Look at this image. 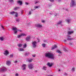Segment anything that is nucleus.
<instances>
[{"instance_id": "obj_1", "label": "nucleus", "mask_w": 76, "mask_h": 76, "mask_svg": "<svg viewBox=\"0 0 76 76\" xmlns=\"http://www.w3.org/2000/svg\"><path fill=\"white\" fill-rule=\"evenodd\" d=\"M45 56L46 57H48L49 58H50L52 60L54 59V55L53 53H47L45 54Z\"/></svg>"}, {"instance_id": "obj_2", "label": "nucleus", "mask_w": 76, "mask_h": 76, "mask_svg": "<svg viewBox=\"0 0 76 76\" xmlns=\"http://www.w3.org/2000/svg\"><path fill=\"white\" fill-rule=\"evenodd\" d=\"M12 31H14V34H17V33L18 32V31H19V32H22V31L21 30L17 29V28H16V27H13L12 28Z\"/></svg>"}, {"instance_id": "obj_3", "label": "nucleus", "mask_w": 76, "mask_h": 76, "mask_svg": "<svg viewBox=\"0 0 76 76\" xmlns=\"http://www.w3.org/2000/svg\"><path fill=\"white\" fill-rule=\"evenodd\" d=\"M70 7H73L76 6V2L74 0H71V2L70 3Z\"/></svg>"}, {"instance_id": "obj_4", "label": "nucleus", "mask_w": 76, "mask_h": 76, "mask_svg": "<svg viewBox=\"0 0 76 76\" xmlns=\"http://www.w3.org/2000/svg\"><path fill=\"white\" fill-rule=\"evenodd\" d=\"M7 70L6 68L4 66L0 69V72H6Z\"/></svg>"}, {"instance_id": "obj_5", "label": "nucleus", "mask_w": 76, "mask_h": 76, "mask_svg": "<svg viewBox=\"0 0 76 76\" xmlns=\"http://www.w3.org/2000/svg\"><path fill=\"white\" fill-rule=\"evenodd\" d=\"M32 45L33 48H36L37 47V42H33L32 43Z\"/></svg>"}, {"instance_id": "obj_6", "label": "nucleus", "mask_w": 76, "mask_h": 76, "mask_svg": "<svg viewBox=\"0 0 76 76\" xmlns=\"http://www.w3.org/2000/svg\"><path fill=\"white\" fill-rule=\"evenodd\" d=\"M28 66L29 69H33V67H34L33 65L32 64H28Z\"/></svg>"}, {"instance_id": "obj_7", "label": "nucleus", "mask_w": 76, "mask_h": 76, "mask_svg": "<svg viewBox=\"0 0 76 76\" xmlns=\"http://www.w3.org/2000/svg\"><path fill=\"white\" fill-rule=\"evenodd\" d=\"M26 65L25 64H23L22 65V67L21 69L23 70H26Z\"/></svg>"}, {"instance_id": "obj_8", "label": "nucleus", "mask_w": 76, "mask_h": 76, "mask_svg": "<svg viewBox=\"0 0 76 76\" xmlns=\"http://www.w3.org/2000/svg\"><path fill=\"white\" fill-rule=\"evenodd\" d=\"M62 23V21L60 20L57 23V24L58 25H61V26H63V24H61Z\"/></svg>"}, {"instance_id": "obj_9", "label": "nucleus", "mask_w": 76, "mask_h": 76, "mask_svg": "<svg viewBox=\"0 0 76 76\" xmlns=\"http://www.w3.org/2000/svg\"><path fill=\"white\" fill-rule=\"evenodd\" d=\"M53 65V63H48L47 64V65L48 66H49L50 67H52V66Z\"/></svg>"}, {"instance_id": "obj_10", "label": "nucleus", "mask_w": 76, "mask_h": 76, "mask_svg": "<svg viewBox=\"0 0 76 76\" xmlns=\"http://www.w3.org/2000/svg\"><path fill=\"white\" fill-rule=\"evenodd\" d=\"M6 64L7 66H10L11 64V62H10V61H7Z\"/></svg>"}, {"instance_id": "obj_11", "label": "nucleus", "mask_w": 76, "mask_h": 76, "mask_svg": "<svg viewBox=\"0 0 76 76\" xmlns=\"http://www.w3.org/2000/svg\"><path fill=\"white\" fill-rule=\"evenodd\" d=\"M36 26L37 28H41L42 26L39 24H37L36 25Z\"/></svg>"}, {"instance_id": "obj_12", "label": "nucleus", "mask_w": 76, "mask_h": 76, "mask_svg": "<svg viewBox=\"0 0 76 76\" xmlns=\"http://www.w3.org/2000/svg\"><path fill=\"white\" fill-rule=\"evenodd\" d=\"M57 45H54V46L51 48V49L52 50H54V49H55V48H57Z\"/></svg>"}, {"instance_id": "obj_13", "label": "nucleus", "mask_w": 76, "mask_h": 76, "mask_svg": "<svg viewBox=\"0 0 76 76\" xmlns=\"http://www.w3.org/2000/svg\"><path fill=\"white\" fill-rule=\"evenodd\" d=\"M30 37H28L26 38V39L27 41H29V40H30Z\"/></svg>"}, {"instance_id": "obj_14", "label": "nucleus", "mask_w": 76, "mask_h": 76, "mask_svg": "<svg viewBox=\"0 0 76 76\" xmlns=\"http://www.w3.org/2000/svg\"><path fill=\"white\" fill-rule=\"evenodd\" d=\"M4 54L5 55H7L9 54V51L8 50H6L4 53Z\"/></svg>"}, {"instance_id": "obj_15", "label": "nucleus", "mask_w": 76, "mask_h": 76, "mask_svg": "<svg viewBox=\"0 0 76 76\" xmlns=\"http://www.w3.org/2000/svg\"><path fill=\"white\" fill-rule=\"evenodd\" d=\"M20 9V7H15L14 9V10H19V9Z\"/></svg>"}, {"instance_id": "obj_16", "label": "nucleus", "mask_w": 76, "mask_h": 76, "mask_svg": "<svg viewBox=\"0 0 76 76\" xmlns=\"http://www.w3.org/2000/svg\"><path fill=\"white\" fill-rule=\"evenodd\" d=\"M66 39L67 40V41H71V40H73V38H70L69 37H68Z\"/></svg>"}, {"instance_id": "obj_17", "label": "nucleus", "mask_w": 76, "mask_h": 76, "mask_svg": "<svg viewBox=\"0 0 76 76\" xmlns=\"http://www.w3.org/2000/svg\"><path fill=\"white\" fill-rule=\"evenodd\" d=\"M18 3L20 4V5L22 4V2L21 1H18L17 2Z\"/></svg>"}, {"instance_id": "obj_18", "label": "nucleus", "mask_w": 76, "mask_h": 76, "mask_svg": "<svg viewBox=\"0 0 76 76\" xmlns=\"http://www.w3.org/2000/svg\"><path fill=\"white\" fill-rule=\"evenodd\" d=\"M73 32V31H68L67 32L68 35H70L72 34V33Z\"/></svg>"}, {"instance_id": "obj_19", "label": "nucleus", "mask_w": 76, "mask_h": 76, "mask_svg": "<svg viewBox=\"0 0 76 76\" xmlns=\"http://www.w3.org/2000/svg\"><path fill=\"white\" fill-rule=\"evenodd\" d=\"M14 14H15V17H16V18L18 17V13L15 12Z\"/></svg>"}, {"instance_id": "obj_20", "label": "nucleus", "mask_w": 76, "mask_h": 76, "mask_svg": "<svg viewBox=\"0 0 76 76\" xmlns=\"http://www.w3.org/2000/svg\"><path fill=\"white\" fill-rule=\"evenodd\" d=\"M42 70H47V67L46 66H43L42 68Z\"/></svg>"}, {"instance_id": "obj_21", "label": "nucleus", "mask_w": 76, "mask_h": 76, "mask_svg": "<svg viewBox=\"0 0 76 76\" xmlns=\"http://www.w3.org/2000/svg\"><path fill=\"white\" fill-rule=\"evenodd\" d=\"M14 56V55H13V53H12L10 55L9 57L10 58H12V57H13Z\"/></svg>"}, {"instance_id": "obj_22", "label": "nucleus", "mask_w": 76, "mask_h": 76, "mask_svg": "<svg viewBox=\"0 0 76 76\" xmlns=\"http://www.w3.org/2000/svg\"><path fill=\"white\" fill-rule=\"evenodd\" d=\"M32 60H33V59L31 58L28 60V62L29 63H31V62H32Z\"/></svg>"}, {"instance_id": "obj_23", "label": "nucleus", "mask_w": 76, "mask_h": 76, "mask_svg": "<svg viewBox=\"0 0 76 76\" xmlns=\"http://www.w3.org/2000/svg\"><path fill=\"white\" fill-rule=\"evenodd\" d=\"M42 45L43 47L45 48V46H46V44H42Z\"/></svg>"}, {"instance_id": "obj_24", "label": "nucleus", "mask_w": 76, "mask_h": 76, "mask_svg": "<svg viewBox=\"0 0 76 76\" xmlns=\"http://www.w3.org/2000/svg\"><path fill=\"white\" fill-rule=\"evenodd\" d=\"M21 37L24 36H26V34H21Z\"/></svg>"}, {"instance_id": "obj_25", "label": "nucleus", "mask_w": 76, "mask_h": 76, "mask_svg": "<svg viewBox=\"0 0 76 76\" xmlns=\"http://www.w3.org/2000/svg\"><path fill=\"white\" fill-rule=\"evenodd\" d=\"M19 51H24L25 50H24V49H23V48H20L19 50Z\"/></svg>"}, {"instance_id": "obj_26", "label": "nucleus", "mask_w": 76, "mask_h": 76, "mask_svg": "<svg viewBox=\"0 0 76 76\" xmlns=\"http://www.w3.org/2000/svg\"><path fill=\"white\" fill-rule=\"evenodd\" d=\"M15 12L14 11L11 12H10V15H13V14L15 13Z\"/></svg>"}, {"instance_id": "obj_27", "label": "nucleus", "mask_w": 76, "mask_h": 76, "mask_svg": "<svg viewBox=\"0 0 76 76\" xmlns=\"http://www.w3.org/2000/svg\"><path fill=\"white\" fill-rule=\"evenodd\" d=\"M18 47H21L22 46V44H18Z\"/></svg>"}, {"instance_id": "obj_28", "label": "nucleus", "mask_w": 76, "mask_h": 76, "mask_svg": "<svg viewBox=\"0 0 76 76\" xmlns=\"http://www.w3.org/2000/svg\"><path fill=\"white\" fill-rule=\"evenodd\" d=\"M22 37V36L21 35V34L19 35H18V36H17V38H20Z\"/></svg>"}, {"instance_id": "obj_29", "label": "nucleus", "mask_w": 76, "mask_h": 76, "mask_svg": "<svg viewBox=\"0 0 76 76\" xmlns=\"http://www.w3.org/2000/svg\"><path fill=\"white\" fill-rule=\"evenodd\" d=\"M23 48H25L26 47V44H25L23 45Z\"/></svg>"}, {"instance_id": "obj_30", "label": "nucleus", "mask_w": 76, "mask_h": 76, "mask_svg": "<svg viewBox=\"0 0 76 76\" xmlns=\"http://www.w3.org/2000/svg\"><path fill=\"white\" fill-rule=\"evenodd\" d=\"M63 50L64 51H65V52H67V51H68V50H67L66 48H63Z\"/></svg>"}, {"instance_id": "obj_31", "label": "nucleus", "mask_w": 76, "mask_h": 76, "mask_svg": "<svg viewBox=\"0 0 76 76\" xmlns=\"http://www.w3.org/2000/svg\"><path fill=\"white\" fill-rule=\"evenodd\" d=\"M19 20H20V19H19V18H18L16 19V21L19 22Z\"/></svg>"}, {"instance_id": "obj_32", "label": "nucleus", "mask_w": 76, "mask_h": 76, "mask_svg": "<svg viewBox=\"0 0 76 76\" xmlns=\"http://www.w3.org/2000/svg\"><path fill=\"white\" fill-rule=\"evenodd\" d=\"M57 52L58 53H59V54H61V52L60 51V50H57Z\"/></svg>"}, {"instance_id": "obj_33", "label": "nucleus", "mask_w": 76, "mask_h": 76, "mask_svg": "<svg viewBox=\"0 0 76 76\" xmlns=\"http://www.w3.org/2000/svg\"><path fill=\"white\" fill-rule=\"evenodd\" d=\"M3 39H4V38L3 37H0V40H1V41H3Z\"/></svg>"}, {"instance_id": "obj_34", "label": "nucleus", "mask_w": 76, "mask_h": 76, "mask_svg": "<svg viewBox=\"0 0 76 76\" xmlns=\"http://www.w3.org/2000/svg\"><path fill=\"white\" fill-rule=\"evenodd\" d=\"M66 20L68 23H69V22H70V20Z\"/></svg>"}, {"instance_id": "obj_35", "label": "nucleus", "mask_w": 76, "mask_h": 76, "mask_svg": "<svg viewBox=\"0 0 76 76\" xmlns=\"http://www.w3.org/2000/svg\"><path fill=\"white\" fill-rule=\"evenodd\" d=\"M28 15H31V11H29Z\"/></svg>"}, {"instance_id": "obj_36", "label": "nucleus", "mask_w": 76, "mask_h": 76, "mask_svg": "<svg viewBox=\"0 0 76 76\" xmlns=\"http://www.w3.org/2000/svg\"><path fill=\"white\" fill-rule=\"evenodd\" d=\"M72 72H74L75 71V68H73L72 69Z\"/></svg>"}, {"instance_id": "obj_37", "label": "nucleus", "mask_w": 76, "mask_h": 76, "mask_svg": "<svg viewBox=\"0 0 76 76\" xmlns=\"http://www.w3.org/2000/svg\"><path fill=\"white\" fill-rule=\"evenodd\" d=\"M9 2H13V0H9Z\"/></svg>"}, {"instance_id": "obj_38", "label": "nucleus", "mask_w": 76, "mask_h": 76, "mask_svg": "<svg viewBox=\"0 0 76 76\" xmlns=\"http://www.w3.org/2000/svg\"><path fill=\"white\" fill-rule=\"evenodd\" d=\"M49 0L51 2H54V0Z\"/></svg>"}, {"instance_id": "obj_39", "label": "nucleus", "mask_w": 76, "mask_h": 76, "mask_svg": "<svg viewBox=\"0 0 76 76\" xmlns=\"http://www.w3.org/2000/svg\"><path fill=\"white\" fill-rule=\"evenodd\" d=\"M15 76H19V74L18 73H16V74H15Z\"/></svg>"}, {"instance_id": "obj_40", "label": "nucleus", "mask_w": 76, "mask_h": 76, "mask_svg": "<svg viewBox=\"0 0 76 76\" xmlns=\"http://www.w3.org/2000/svg\"><path fill=\"white\" fill-rule=\"evenodd\" d=\"M18 62V61H15L14 62V63H17Z\"/></svg>"}, {"instance_id": "obj_41", "label": "nucleus", "mask_w": 76, "mask_h": 76, "mask_svg": "<svg viewBox=\"0 0 76 76\" xmlns=\"http://www.w3.org/2000/svg\"><path fill=\"white\" fill-rule=\"evenodd\" d=\"M42 23H45V21L42 20Z\"/></svg>"}, {"instance_id": "obj_42", "label": "nucleus", "mask_w": 76, "mask_h": 76, "mask_svg": "<svg viewBox=\"0 0 76 76\" xmlns=\"http://www.w3.org/2000/svg\"><path fill=\"white\" fill-rule=\"evenodd\" d=\"M35 9H37V8H38V6H36L34 7Z\"/></svg>"}, {"instance_id": "obj_43", "label": "nucleus", "mask_w": 76, "mask_h": 76, "mask_svg": "<svg viewBox=\"0 0 76 76\" xmlns=\"http://www.w3.org/2000/svg\"><path fill=\"white\" fill-rule=\"evenodd\" d=\"M1 27H2V28H3V29L4 30V27H3V26H1Z\"/></svg>"}, {"instance_id": "obj_44", "label": "nucleus", "mask_w": 76, "mask_h": 76, "mask_svg": "<svg viewBox=\"0 0 76 76\" xmlns=\"http://www.w3.org/2000/svg\"><path fill=\"white\" fill-rule=\"evenodd\" d=\"M64 75H65V76H67V73H64Z\"/></svg>"}, {"instance_id": "obj_45", "label": "nucleus", "mask_w": 76, "mask_h": 76, "mask_svg": "<svg viewBox=\"0 0 76 76\" xmlns=\"http://www.w3.org/2000/svg\"><path fill=\"white\" fill-rule=\"evenodd\" d=\"M55 16H57V13H55Z\"/></svg>"}, {"instance_id": "obj_46", "label": "nucleus", "mask_w": 76, "mask_h": 76, "mask_svg": "<svg viewBox=\"0 0 76 76\" xmlns=\"http://www.w3.org/2000/svg\"><path fill=\"white\" fill-rule=\"evenodd\" d=\"M37 40H38V42H39V39L38 38L37 39Z\"/></svg>"}, {"instance_id": "obj_47", "label": "nucleus", "mask_w": 76, "mask_h": 76, "mask_svg": "<svg viewBox=\"0 0 76 76\" xmlns=\"http://www.w3.org/2000/svg\"><path fill=\"white\" fill-rule=\"evenodd\" d=\"M50 15H53V13H52V12H50Z\"/></svg>"}, {"instance_id": "obj_48", "label": "nucleus", "mask_w": 76, "mask_h": 76, "mask_svg": "<svg viewBox=\"0 0 76 76\" xmlns=\"http://www.w3.org/2000/svg\"><path fill=\"white\" fill-rule=\"evenodd\" d=\"M35 10V9H31V11H33V10Z\"/></svg>"}, {"instance_id": "obj_49", "label": "nucleus", "mask_w": 76, "mask_h": 76, "mask_svg": "<svg viewBox=\"0 0 76 76\" xmlns=\"http://www.w3.org/2000/svg\"><path fill=\"white\" fill-rule=\"evenodd\" d=\"M26 5H28V3H27V2H26Z\"/></svg>"}, {"instance_id": "obj_50", "label": "nucleus", "mask_w": 76, "mask_h": 76, "mask_svg": "<svg viewBox=\"0 0 76 76\" xmlns=\"http://www.w3.org/2000/svg\"><path fill=\"white\" fill-rule=\"evenodd\" d=\"M36 56V55H32V57H35V56Z\"/></svg>"}, {"instance_id": "obj_51", "label": "nucleus", "mask_w": 76, "mask_h": 76, "mask_svg": "<svg viewBox=\"0 0 76 76\" xmlns=\"http://www.w3.org/2000/svg\"><path fill=\"white\" fill-rule=\"evenodd\" d=\"M64 42H67V40H64Z\"/></svg>"}, {"instance_id": "obj_52", "label": "nucleus", "mask_w": 76, "mask_h": 76, "mask_svg": "<svg viewBox=\"0 0 76 76\" xmlns=\"http://www.w3.org/2000/svg\"><path fill=\"white\" fill-rule=\"evenodd\" d=\"M69 45H72V43L70 42L69 43Z\"/></svg>"}, {"instance_id": "obj_53", "label": "nucleus", "mask_w": 76, "mask_h": 76, "mask_svg": "<svg viewBox=\"0 0 76 76\" xmlns=\"http://www.w3.org/2000/svg\"><path fill=\"white\" fill-rule=\"evenodd\" d=\"M38 3V1H36L35 2V4H37V3Z\"/></svg>"}, {"instance_id": "obj_54", "label": "nucleus", "mask_w": 76, "mask_h": 76, "mask_svg": "<svg viewBox=\"0 0 76 76\" xmlns=\"http://www.w3.org/2000/svg\"><path fill=\"white\" fill-rule=\"evenodd\" d=\"M25 56H27V55H28V53H26L25 54Z\"/></svg>"}, {"instance_id": "obj_55", "label": "nucleus", "mask_w": 76, "mask_h": 76, "mask_svg": "<svg viewBox=\"0 0 76 76\" xmlns=\"http://www.w3.org/2000/svg\"><path fill=\"white\" fill-rule=\"evenodd\" d=\"M1 76H6V75H2Z\"/></svg>"}, {"instance_id": "obj_56", "label": "nucleus", "mask_w": 76, "mask_h": 76, "mask_svg": "<svg viewBox=\"0 0 76 76\" xmlns=\"http://www.w3.org/2000/svg\"><path fill=\"white\" fill-rule=\"evenodd\" d=\"M46 76H53V75H46Z\"/></svg>"}, {"instance_id": "obj_57", "label": "nucleus", "mask_w": 76, "mask_h": 76, "mask_svg": "<svg viewBox=\"0 0 76 76\" xmlns=\"http://www.w3.org/2000/svg\"><path fill=\"white\" fill-rule=\"evenodd\" d=\"M21 14H22V13H23V11H22L21 12Z\"/></svg>"}, {"instance_id": "obj_58", "label": "nucleus", "mask_w": 76, "mask_h": 76, "mask_svg": "<svg viewBox=\"0 0 76 76\" xmlns=\"http://www.w3.org/2000/svg\"><path fill=\"white\" fill-rule=\"evenodd\" d=\"M58 1H61V0H58Z\"/></svg>"}, {"instance_id": "obj_59", "label": "nucleus", "mask_w": 76, "mask_h": 76, "mask_svg": "<svg viewBox=\"0 0 76 76\" xmlns=\"http://www.w3.org/2000/svg\"><path fill=\"white\" fill-rule=\"evenodd\" d=\"M58 71L59 72H60V69H58Z\"/></svg>"}, {"instance_id": "obj_60", "label": "nucleus", "mask_w": 76, "mask_h": 76, "mask_svg": "<svg viewBox=\"0 0 76 76\" xmlns=\"http://www.w3.org/2000/svg\"><path fill=\"white\" fill-rule=\"evenodd\" d=\"M45 41H46V40H45V41H44V42H45Z\"/></svg>"}, {"instance_id": "obj_61", "label": "nucleus", "mask_w": 76, "mask_h": 76, "mask_svg": "<svg viewBox=\"0 0 76 76\" xmlns=\"http://www.w3.org/2000/svg\"><path fill=\"white\" fill-rule=\"evenodd\" d=\"M37 72V71H35V72Z\"/></svg>"}, {"instance_id": "obj_62", "label": "nucleus", "mask_w": 76, "mask_h": 76, "mask_svg": "<svg viewBox=\"0 0 76 76\" xmlns=\"http://www.w3.org/2000/svg\"><path fill=\"white\" fill-rule=\"evenodd\" d=\"M66 10H67V9H66Z\"/></svg>"}]
</instances>
